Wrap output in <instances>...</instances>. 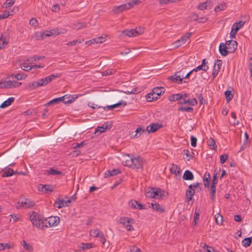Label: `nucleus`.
Masks as SVG:
<instances>
[{"mask_svg":"<svg viewBox=\"0 0 252 252\" xmlns=\"http://www.w3.org/2000/svg\"><path fill=\"white\" fill-rule=\"evenodd\" d=\"M195 194V189H187L186 192V196L188 201L191 200Z\"/></svg>","mask_w":252,"mask_h":252,"instance_id":"nucleus-31","label":"nucleus"},{"mask_svg":"<svg viewBox=\"0 0 252 252\" xmlns=\"http://www.w3.org/2000/svg\"><path fill=\"white\" fill-rule=\"evenodd\" d=\"M178 111H186L188 112L192 113L193 111V108L191 107H186L181 106L178 109Z\"/></svg>","mask_w":252,"mask_h":252,"instance_id":"nucleus-39","label":"nucleus"},{"mask_svg":"<svg viewBox=\"0 0 252 252\" xmlns=\"http://www.w3.org/2000/svg\"><path fill=\"white\" fill-rule=\"evenodd\" d=\"M101 232L99 231L98 229H91L90 231V234L91 236L94 237H98Z\"/></svg>","mask_w":252,"mask_h":252,"instance_id":"nucleus-41","label":"nucleus"},{"mask_svg":"<svg viewBox=\"0 0 252 252\" xmlns=\"http://www.w3.org/2000/svg\"><path fill=\"white\" fill-rule=\"evenodd\" d=\"M54 206L61 209L64 207H67L69 206V204H67L66 202H65V200L63 199H60L58 198L56 200L54 204Z\"/></svg>","mask_w":252,"mask_h":252,"instance_id":"nucleus-13","label":"nucleus"},{"mask_svg":"<svg viewBox=\"0 0 252 252\" xmlns=\"http://www.w3.org/2000/svg\"><path fill=\"white\" fill-rule=\"evenodd\" d=\"M86 26L87 23L85 22H77L73 24V28L76 30H79L82 28L86 27Z\"/></svg>","mask_w":252,"mask_h":252,"instance_id":"nucleus-33","label":"nucleus"},{"mask_svg":"<svg viewBox=\"0 0 252 252\" xmlns=\"http://www.w3.org/2000/svg\"><path fill=\"white\" fill-rule=\"evenodd\" d=\"M131 8V5L129 4V2H127L116 7L114 10V11L115 13H119L124 11L125 10H127Z\"/></svg>","mask_w":252,"mask_h":252,"instance_id":"nucleus-9","label":"nucleus"},{"mask_svg":"<svg viewBox=\"0 0 252 252\" xmlns=\"http://www.w3.org/2000/svg\"><path fill=\"white\" fill-rule=\"evenodd\" d=\"M207 144L213 150H216L217 147L215 140L212 138H210L208 139L207 141Z\"/></svg>","mask_w":252,"mask_h":252,"instance_id":"nucleus-37","label":"nucleus"},{"mask_svg":"<svg viewBox=\"0 0 252 252\" xmlns=\"http://www.w3.org/2000/svg\"><path fill=\"white\" fill-rule=\"evenodd\" d=\"M168 99L170 101H173L179 100L182 99V94L178 93L171 95L169 96Z\"/></svg>","mask_w":252,"mask_h":252,"instance_id":"nucleus-32","label":"nucleus"},{"mask_svg":"<svg viewBox=\"0 0 252 252\" xmlns=\"http://www.w3.org/2000/svg\"><path fill=\"white\" fill-rule=\"evenodd\" d=\"M103 38L102 37L100 36L94 39H93L92 40H90V42L91 43H102L103 42Z\"/></svg>","mask_w":252,"mask_h":252,"instance_id":"nucleus-57","label":"nucleus"},{"mask_svg":"<svg viewBox=\"0 0 252 252\" xmlns=\"http://www.w3.org/2000/svg\"><path fill=\"white\" fill-rule=\"evenodd\" d=\"M151 208L156 211L157 212H159L160 213H162L164 212L165 209L161 207V206L158 203H152L151 204Z\"/></svg>","mask_w":252,"mask_h":252,"instance_id":"nucleus-21","label":"nucleus"},{"mask_svg":"<svg viewBox=\"0 0 252 252\" xmlns=\"http://www.w3.org/2000/svg\"><path fill=\"white\" fill-rule=\"evenodd\" d=\"M5 169V170L4 171L2 174V177H3L11 176L13 175L18 173L17 172H15L13 169L10 168Z\"/></svg>","mask_w":252,"mask_h":252,"instance_id":"nucleus-28","label":"nucleus"},{"mask_svg":"<svg viewBox=\"0 0 252 252\" xmlns=\"http://www.w3.org/2000/svg\"><path fill=\"white\" fill-rule=\"evenodd\" d=\"M34 202L29 198H22L21 201H19L16 205L17 209L21 208H30L33 207Z\"/></svg>","mask_w":252,"mask_h":252,"instance_id":"nucleus-4","label":"nucleus"},{"mask_svg":"<svg viewBox=\"0 0 252 252\" xmlns=\"http://www.w3.org/2000/svg\"><path fill=\"white\" fill-rule=\"evenodd\" d=\"M80 248L83 250H89L93 248V244L92 243H81Z\"/></svg>","mask_w":252,"mask_h":252,"instance_id":"nucleus-44","label":"nucleus"},{"mask_svg":"<svg viewBox=\"0 0 252 252\" xmlns=\"http://www.w3.org/2000/svg\"><path fill=\"white\" fill-rule=\"evenodd\" d=\"M228 155L227 154H223L220 156V163L223 164L224 163L228 158Z\"/></svg>","mask_w":252,"mask_h":252,"instance_id":"nucleus-60","label":"nucleus"},{"mask_svg":"<svg viewBox=\"0 0 252 252\" xmlns=\"http://www.w3.org/2000/svg\"><path fill=\"white\" fill-rule=\"evenodd\" d=\"M183 153L188 158H187L188 161H189L190 159L193 158V156L190 154L189 150H184Z\"/></svg>","mask_w":252,"mask_h":252,"instance_id":"nucleus-55","label":"nucleus"},{"mask_svg":"<svg viewBox=\"0 0 252 252\" xmlns=\"http://www.w3.org/2000/svg\"><path fill=\"white\" fill-rule=\"evenodd\" d=\"M154 94L152 93H149L146 96V99L148 101L151 102L154 100L158 99V96L152 97Z\"/></svg>","mask_w":252,"mask_h":252,"instance_id":"nucleus-54","label":"nucleus"},{"mask_svg":"<svg viewBox=\"0 0 252 252\" xmlns=\"http://www.w3.org/2000/svg\"><path fill=\"white\" fill-rule=\"evenodd\" d=\"M252 243V236L246 238L242 241V245L244 247L247 248L249 247Z\"/></svg>","mask_w":252,"mask_h":252,"instance_id":"nucleus-35","label":"nucleus"},{"mask_svg":"<svg viewBox=\"0 0 252 252\" xmlns=\"http://www.w3.org/2000/svg\"><path fill=\"white\" fill-rule=\"evenodd\" d=\"M21 67L24 70L29 71L32 69V65L27 64L26 63H21Z\"/></svg>","mask_w":252,"mask_h":252,"instance_id":"nucleus-47","label":"nucleus"},{"mask_svg":"<svg viewBox=\"0 0 252 252\" xmlns=\"http://www.w3.org/2000/svg\"><path fill=\"white\" fill-rule=\"evenodd\" d=\"M58 28L52 29L50 31H46L40 33L41 39H43L46 37L50 36L52 35L59 34Z\"/></svg>","mask_w":252,"mask_h":252,"instance_id":"nucleus-5","label":"nucleus"},{"mask_svg":"<svg viewBox=\"0 0 252 252\" xmlns=\"http://www.w3.org/2000/svg\"><path fill=\"white\" fill-rule=\"evenodd\" d=\"M41 190L45 193L52 192L53 191V187L50 185H42Z\"/></svg>","mask_w":252,"mask_h":252,"instance_id":"nucleus-29","label":"nucleus"},{"mask_svg":"<svg viewBox=\"0 0 252 252\" xmlns=\"http://www.w3.org/2000/svg\"><path fill=\"white\" fill-rule=\"evenodd\" d=\"M155 191L157 192L158 195L155 197L154 198L155 199H162L168 194L167 192L160 189H156Z\"/></svg>","mask_w":252,"mask_h":252,"instance_id":"nucleus-19","label":"nucleus"},{"mask_svg":"<svg viewBox=\"0 0 252 252\" xmlns=\"http://www.w3.org/2000/svg\"><path fill=\"white\" fill-rule=\"evenodd\" d=\"M43 86L41 79L29 83L26 87V89L29 91L34 90L39 87Z\"/></svg>","mask_w":252,"mask_h":252,"instance_id":"nucleus-6","label":"nucleus"},{"mask_svg":"<svg viewBox=\"0 0 252 252\" xmlns=\"http://www.w3.org/2000/svg\"><path fill=\"white\" fill-rule=\"evenodd\" d=\"M183 43H181L180 39H178L173 43L172 45L174 48H177L181 46Z\"/></svg>","mask_w":252,"mask_h":252,"instance_id":"nucleus-62","label":"nucleus"},{"mask_svg":"<svg viewBox=\"0 0 252 252\" xmlns=\"http://www.w3.org/2000/svg\"><path fill=\"white\" fill-rule=\"evenodd\" d=\"M222 65V61L220 60H217L215 62V67H217V69L220 70V67Z\"/></svg>","mask_w":252,"mask_h":252,"instance_id":"nucleus-63","label":"nucleus"},{"mask_svg":"<svg viewBox=\"0 0 252 252\" xmlns=\"http://www.w3.org/2000/svg\"><path fill=\"white\" fill-rule=\"evenodd\" d=\"M30 220L33 225L41 229H43L45 227L50 226L49 222H47L49 221L48 218L44 219L35 212H32L30 216Z\"/></svg>","mask_w":252,"mask_h":252,"instance_id":"nucleus-1","label":"nucleus"},{"mask_svg":"<svg viewBox=\"0 0 252 252\" xmlns=\"http://www.w3.org/2000/svg\"><path fill=\"white\" fill-rule=\"evenodd\" d=\"M170 172L172 174L178 175L181 173V170L179 167L176 164H172L171 167L170 169Z\"/></svg>","mask_w":252,"mask_h":252,"instance_id":"nucleus-26","label":"nucleus"},{"mask_svg":"<svg viewBox=\"0 0 252 252\" xmlns=\"http://www.w3.org/2000/svg\"><path fill=\"white\" fill-rule=\"evenodd\" d=\"M15 2L14 0H7L2 5V8H8L11 6Z\"/></svg>","mask_w":252,"mask_h":252,"instance_id":"nucleus-48","label":"nucleus"},{"mask_svg":"<svg viewBox=\"0 0 252 252\" xmlns=\"http://www.w3.org/2000/svg\"><path fill=\"white\" fill-rule=\"evenodd\" d=\"M227 7L226 3L222 2L220 4L217 5L215 8V11L216 12H219L220 11L223 10Z\"/></svg>","mask_w":252,"mask_h":252,"instance_id":"nucleus-34","label":"nucleus"},{"mask_svg":"<svg viewBox=\"0 0 252 252\" xmlns=\"http://www.w3.org/2000/svg\"><path fill=\"white\" fill-rule=\"evenodd\" d=\"M41 82L43 84V86H44L47 85L49 82H51L52 79L49 76L46 77L45 78L41 79Z\"/></svg>","mask_w":252,"mask_h":252,"instance_id":"nucleus-49","label":"nucleus"},{"mask_svg":"<svg viewBox=\"0 0 252 252\" xmlns=\"http://www.w3.org/2000/svg\"><path fill=\"white\" fill-rule=\"evenodd\" d=\"M126 102L124 100H121L119 102L115 103L111 105H107L106 106L103 107V108L104 110L106 109L107 110H112L114 108L120 107H124L126 105Z\"/></svg>","mask_w":252,"mask_h":252,"instance_id":"nucleus-10","label":"nucleus"},{"mask_svg":"<svg viewBox=\"0 0 252 252\" xmlns=\"http://www.w3.org/2000/svg\"><path fill=\"white\" fill-rule=\"evenodd\" d=\"M191 146L193 147H195L197 144V138L194 136L190 137Z\"/></svg>","mask_w":252,"mask_h":252,"instance_id":"nucleus-59","label":"nucleus"},{"mask_svg":"<svg viewBox=\"0 0 252 252\" xmlns=\"http://www.w3.org/2000/svg\"><path fill=\"white\" fill-rule=\"evenodd\" d=\"M208 69V66H204L202 64H200L197 66L195 68L192 69V71H194L195 72H198V71L202 70L203 71H206Z\"/></svg>","mask_w":252,"mask_h":252,"instance_id":"nucleus-40","label":"nucleus"},{"mask_svg":"<svg viewBox=\"0 0 252 252\" xmlns=\"http://www.w3.org/2000/svg\"><path fill=\"white\" fill-rule=\"evenodd\" d=\"M127 217H121L120 219V223H122L124 225L127 229L128 231H132L134 230L132 226L127 222Z\"/></svg>","mask_w":252,"mask_h":252,"instance_id":"nucleus-15","label":"nucleus"},{"mask_svg":"<svg viewBox=\"0 0 252 252\" xmlns=\"http://www.w3.org/2000/svg\"><path fill=\"white\" fill-rule=\"evenodd\" d=\"M168 79L178 84H181L183 82V78L181 77L180 71L175 72L174 75L169 77Z\"/></svg>","mask_w":252,"mask_h":252,"instance_id":"nucleus-8","label":"nucleus"},{"mask_svg":"<svg viewBox=\"0 0 252 252\" xmlns=\"http://www.w3.org/2000/svg\"><path fill=\"white\" fill-rule=\"evenodd\" d=\"M187 102V104L191 106H194L197 104V101L195 98H192L191 99H188V101Z\"/></svg>","mask_w":252,"mask_h":252,"instance_id":"nucleus-58","label":"nucleus"},{"mask_svg":"<svg viewBox=\"0 0 252 252\" xmlns=\"http://www.w3.org/2000/svg\"><path fill=\"white\" fill-rule=\"evenodd\" d=\"M46 174L48 175H63L62 172L60 171H58L57 170L53 168H51L48 170H45Z\"/></svg>","mask_w":252,"mask_h":252,"instance_id":"nucleus-23","label":"nucleus"},{"mask_svg":"<svg viewBox=\"0 0 252 252\" xmlns=\"http://www.w3.org/2000/svg\"><path fill=\"white\" fill-rule=\"evenodd\" d=\"M144 162V159L140 157L133 158H132L131 165L129 167L133 169H142Z\"/></svg>","mask_w":252,"mask_h":252,"instance_id":"nucleus-2","label":"nucleus"},{"mask_svg":"<svg viewBox=\"0 0 252 252\" xmlns=\"http://www.w3.org/2000/svg\"><path fill=\"white\" fill-rule=\"evenodd\" d=\"M22 246L27 250L29 252H32L33 250V247L32 245L27 243L25 240H23L21 242Z\"/></svg>","mask_w":252,"mask_h":252,"instance_id":"nucleus-36","label":"nucleus"},{"mask_svg":"<svg viewBox=\"0 0 252 252\" xmlns=\"http://www.w3.org/2000/svg\"><path fill=\"white\" fill-rule=\"evenodd\" d=\"M122 35L123 36L132 37L135 36L134 29L126 30L122 32Z\"/></svg>","mask_w":252,"mask_h":252,"instance_id":"nucleus-27","label":"nucleus"},{"mask_svg":"<svg viewBox=\"0 0 252 252\" xmlns=\"http://www.w3.org/2000/svg\"><path fill=\"white\" fill-rule=\"evenodd\" d=\"M126 159L123 161L124 165L126 166L130 167V165H131L132 158L129 156V155H127L125 156Z\"/></svg>","mask_w":252,"mask_h":252,"instance_id":"nucleus-38","label":"nucleus"},{"mask_svg":"<svg viewBox=\"0 0 252 252\" xmlns=\"http://www.w3.org/2000/svg\"><path fill=\"white\" fill-rule=\"evenodd\" d=\"M210 198L213 202L215 201V199H216V185H211Z\"/></svg>","mask_w":252,"mask_h":252,"instance_id":"nucleus-30","label":"nucleus"},{"mask_svg":"<svg viewBox=\"0 0 252 252\" xmlns=\"http://www.w3.org/2000/svg\"><path fill=\"white\" fill-rule=\"evenodd\" d=\"M146 132V130H145L141 127H138L134 131L135 133L134 135L133 134V132L131 134V137L132 138H138L144 132Z\"/></svg>","mask_w":252,"mask_h":252,"instance_id":"nucleus-20","label":"nucleus"},{"mask_svg":"<svg viewBox=\"0 0 252 252\" xmlns=\"http://www.w3.org/2000/svg\"><path fill=\"white\" fill-rule=\"evenodd\" d=\"M219 52L220 55L223 57L227 56L229 53H231L229 50L227 49L226 44L221 43L219 46Z\"/></svg>","mask_w":252,"mask_h":252,"instance_id":"nucleus-12","label":"nucleus"},{"mask_svg":"<svg viewBox=\"0 0 252 252\" xmlns=\"http://www.w3.org/2000/svg\"><path fill=\"white\" fill-rule=\"evenodd\" d=\"M200 214V210L199 209H197L196 208L195 210L194 216L193 219V221L194 222V224L196 225V221L199 219V216Z\"/></svg>","mask_w":252,"mask_h":252,"instance_id":"nucleus-53","label":"nucleus"},{"mask_svg":"<svg viewBox=\"0 0 252 252\" xmlns=\"http://www.w3.org/2000/svg\"><path fill=\"white\" fill-rule=\"evenodd\" d=\"M191 34V32H187L185 35H183L180 39V41H181V43H183V44L186 42L187 40L189 38Z\"/></svg>","mask_w":252,"mask_h":252,"instance_id":"nucleus-46","label":"nucleus"},{"mask_svg":"<svg viewBox=\"0 0 252 252\" xmlns=\"http://www.w3.org/2000/svg\"><path fill=\"white\" fill-rule=\"evenodd\" d=\"M165 89L162 87H155L153 89L152 93L154 95H157L158 96V98L159 96H160L162 93H164L165 92Z\"/></svg>","mask_w":252,"mask_h":252,"instance_id":"nucleus-17","label":"nucleus"},{"mask_svg":"<svg viewBox=\"0 0 252 252\" xmlns=\"http://www.w3.org/2000/svg\"><path fill=\"white\" fill-rule=\"evenodd\" d=\"M98 238L100 239V241L102 243L103 245L105 244V243L106 242V239L104 237V234L102 232H101L100 235L98 236Z\"/></svg>","mask_w":252,"mask_h":252,"instance_id":"nucleus-64","label":"nucleus"},{"mask_svg":"<svg viewBox=\"0 0 252 252\" xmlns=\"http://www.w3.org/2000/svg\"><path fill=\"white\" fill-rule=\"evenodd\" d=\"M22 83L17 82L16 80H8L0 82V88L11 89L19 87Z\"/></svg>","mask_w":252,"mask_h":252,"instance_id":"nucleus-3","label":"nucleus"},{"mask_svg":"<svg viewBox=\"0 0 252 252\" xmlns=\"http://www.w3.org/2000/svg\"><path fill=\"white\" fill-rule=\"evenodd\" d=\"M239 30H237V28H235L233 25H232L231 31L230 33V36L231 38H235L236 36V34Z\"/></svg>","mask_w":252,"mask_h":252,"instance_id":"nucleus-50","label":"nucleus"},{"mask_svg":"<svg viewBox=\"0 0 252 252\" xmlns=\"http://www.w3.org/2000/svg\"><path fill=\"white\" fill-rule=\"evenodd\" d=\"M144 28L141 27H139L138 28H136V29H134V32L135 36H137L142 33L144 32Z\"/></svg>","mask_w":252,"mask_h":252,"instance_id":"nucleus-51","label":"nucleus"},{"mask_svg":"<svg viewBox=\"0 0 252 252\" xmlns=\"http://www.w3.org/2000/svg\"><path fill=\"white\" fill-rule=\"evenodd\" d=\"M156 189L153 188H149L145 191V195L147 197L155 198L157 195V192L155 191Z\"/></svg>","mask_w":252,"mask_h":252,"instance_id":"nucleus-16","label":"nucleus"},{"mask_svg":"<svg viewBox=\"0 0 252 252\" xmlns=\"http://www.w3.org/2000/svg\"><path fill=\"white\" fill-rule=\"evenodd\" d=\"M114 72H115V71H113L112 69H108L102 72V75L103 76L110 75L113 74Z\"/></svg>","mask_w":252,"mask_h":252,"instance_id":"nucleus-61","label":"nucleus"},{"mask_svg":"<svg viewBox=\"0 0 252 252\" xmlns=\"http://www.w3.org/2000/svg\"><path fill=\"white\" fill-rule=\"evenodd\" d=\"M183 178L185 180H192L194 179V175L190 171L186 170L183 174Z\"/></svg>","mask_w":252,"mask_h":252,"instance_id":"nucleus-22","label":"nucleus"},{"mask_svg":"<svg viewBox=\"0 0 252 252\" xmlns=\"http://www.w3.org/2000/svg\"><path fill=\"white\" fill-rule=\"evenodd\" d=\"M66 99H65V103H71L77 98V96L74 97L72 95H65Z\"/></svg>","mask_w":252,"mask_h":252,"instance_id":"nucleus-42","label":"nucleus"},{"mask_svg":"<svg viewBox=\"0 0 252 252\" xmlns=\"http://www.w3.org/2000/svg\"><path fill=\"white\" fill-rule=\"evenodd\" d=\"M226 45L227 49L229 50L231 53L234 52L237 49V42L235 40H230L226 41Z\"/></svg>","mask_w":252,"mask_h":252,"instance_id":"nucleus-7","label":"nucleus"},{"mask_svg":"<svg viewBox=\"0 0 252 252\" xmlns=\"http://www.w3.org/2000/svg\"><path fill=\"white\" fill-rule=\"evenodd\" d=\"M215 218L216 219V222L218 224H221L222 222L223 217L222 216L218 213L215 216Z\"/></svg>","mask_w":252,"mask_h":252,"instance_id":"nucleus-43","label":"nucleus"},{"mask_svg":"<svg viewBox=\"0 0 252 252\" xmlns=\"http://www.w3.org/2000/svg\"><path fill=\"white\" fill-rule=\"evenodd\" d=\"M111 128L110 126H108L106 124H103L101 126H97L95 130V133H97V135H99L102 132H104L106 129H110Z\"/></svg>","mask_w":252,"mask_h":252,"instance_id":"nucleus-18","label":"nucleus"},{"mask_svg":"<svg viewBox=\"0 0 252 252\" xmlns=\"http://www.w3.org/2000/svg\"><path fill=\"white\" fill-rule=\"evenodd\" d=\"M15 98L13 97L8 98L6 100L3 101L0 105V108H5L10 105L11 104L12 102H14Z\"/></svg>","mask_w":252,"mask_h":252,"instance_id":"nucleus-25","label":"nucleus"},{"mask_svg":"<svg viewBox=\"0 0 252 252\" xmlns=\"http://www.w3.org/2000/svg\"><path fill=\"white\" fill-rule=\"evenodd\" d=\"M11 248L9 243H0V251L9 249Z\"/></svg>","mask_w":252,"mask_h":252,"instance_id":"nucleus-52","label":"nucleus"},{"mask_svg":"<svg viewBox=\"0 0 252 252\" xmlns=\"http://www.w3.org/2000/svg\"><path fill=\"white\" fill-rule=\"evenodd\" d=\"M49 226H56L60 222V218L57 216H52L48 218Z\"/></svg>","mask_w":252,"mask_h":252,"instance_id":"nucleus-14","label":"nucleus"},{"mask_svg":"<svg viewBox=\"0 0 252 252\" xmlns=\"http://www.w3.org/2000/svg\"><path fill=\"white\" fill-rule=\"evenodd\" d=\"M81 43V40H78V39H75V40H73L72 41L68 42L66 44V45L67 46H72L76 45L77 44H79V43Z\"/></svg>","mask_w":252,"mask_h":252,"instance_id":"nucleus-56","label":"nucleus"},{"mask_svg":"<svg viewBox=\"0 0 252 252\" xmlns=\"http://www.w3.org/2000/svg\"><path fill=\"white\" fill-rule=\"evenodd\" d=\"M212 5V2L211 1H207L198 5V8L201 10L204 9H210L211 6Z\"/></svg>","mask_w":252,"mask_h":252,"instance_id":"nucleus-24","label":"nucleus"},{"mask_svg":"<svg viewBox=\"0 0 252 252\" xmlns=\"http://www.w3.org/2000/svg\"><path fill=\"white\" fill-rule=\"evenodd\" d=\"M162 126L158 125L157 123H153L151 125L148 126L146 127V131L149 133L150 132L153 133L161 127Z\"/></svg>","mask_w":252,"mask_h":252,"instance_id":"nucleus-11","label":"nucleus"},{"mask_svg":"<svg viewBox=\"0 0 252 252\" xmlns=\"http://www.w3.org/2000/svg\"><path fill=\"white\" fill-rule=\"evenodd\" d=\"M226 101L229 102L233 98V95L231 93V92L227 90L224 93Z\"/></svg>","mask_w":252,"mask_h":252,"instance_id":"nucleus-45","label":"nucleus"}]
</instances>
